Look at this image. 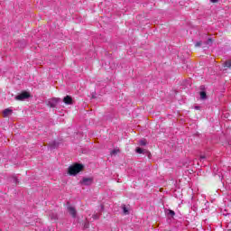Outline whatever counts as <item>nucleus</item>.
I'll use <instances>...</instances> for the list:
<instances>
[{
	"instance_id": "obj_3",
	"label": "nucleus",
	"mask_w": 231,
	"mask_h": 231,
	"mask_svg": "<svg viewBox=\"0 0 231 231\" xmlns=\"http://www.w3.org/2000/svg\"><path fill=\"white\" fill-rule=\"evenodd\" d=\"M26 98H30V93L28 92H23L15 97V100L20 101L26 100Z\"/></svg>"
},
{
	"instance_id": "obj_6",
	"label": "nucleus",
	"mask_w": 231,
	"mask_h": 231,
	"mask_svg": "<svg viewBox=\"0 0 231 231\" xmlns=\"http://www.w3.org/2000/svg\"><path fill=\"white\" fill-rule=\"evenodd\" d=\"M63 102H64V104H67V106H71V104H73V98H71V97H69V96H66L63 98Z\"/></svg>"
},
{
	"instance_id": "obj_2",
	"label": "nucleus",
	"mask_w": 231,
	"mask_h": 231,
	"mask_svg": "<svg viewBox=\"0 0 231 231\" xmlns=\"http://www.w3.org/2000/svg\"><path fill=\"white\" fill-rule=\"evenodd\" d=\"M59 102H60V98L53 97L47 101V106H49V107H57Z\"/></svg>"
},
{
	"instance_id": "obj_15",
	"label": "nucleus",
	"mask_w": 231,
	"mask_h": 231,
	"mask_svg": "<svg viewBox=\"0 0 231 231\" xmlns=\"http://www.w3.org/2000/svg\"><path fill=\"white\" fill-rule=\"evenodd\" d=\"M201 44H202L201 42H197L195 43V46H196V48H199V46H201Z\"/></svg>"
},
{
	"instance_id": "obj_13",
	"label": "nucleus",
	"mask_w": 231,
	"mask_h": 231,
	"mask_svg": "<svg viewBox=\"0 0 231 231\" xmlns=\"http://www.w3.org/2000/svg\"><path fill=\"white\" fill-rule=\"evenodd\" d=\"M49 216H50V217H51V219H57V218H58L57 214H56V213H53V212H51V214H49Z\"/></svg>"
},
{
	"instance_id": "obj_24",
	"label": "nucleus",
	"mask_w": 231,
	"mask_h": 231,
	"mask_svg": "<svg viewBox=\"0 0 231 231\" xmlns=\"http://www.w3.org/2000/svg\"><path fill=\"white\" fill-rule=\"evenodd\" d=\"M195 109H199V106H195Z\"/></svg>"
},
{
	"instance_id": "obj_23",
	"label": "nucleus",
	"mask_w": 231,
	"mask_h": 231,
	"mask_svg": "<svg viewBox=\"0 0 231 231\" xmlns=\"http://www.w3.org/2000/svg\"><path fill=\"white\" fill-rule=\"evenodd\" d=\"M218 0H210L211 3H217Z\"/></svg>"
},
{
	"instance_id": "obj_11",
	"label": "nucleus",
	"mask_w": 231,
	"mask_h": 231,
	"mask_svg": "<svg viewBox=\"0 0 231 231\" xmlns=\"http://www.w3.org/2000/svg\"><path fill=\"white\" fill-rule=\"evenodd\" d=\"M200 98L201 100L207 99V93L205 91L200 92Z\"/></svg>"
},
{
	"instance_id": "obj_9",
	"label": "nucleus",
	"mask_w": 231,
	"mask_h": 231,
	"mask_svg": "<svg viewBox=\"0 0 231 231\" xmlns=\"http://www.w3.org/2000/svg\"><path fill=\"white\" fill-rule=\"evenodd\" d=\"M135 152H137V154H143L145 152V150L138 147L135 149Z\"/></svg>"
},
{
	"instance_id": "obj_21",
	"label": "nucleus",
	"mask_w": 231,
	"mask_h": 231,
	"mask_svg": "<svg viewBox=\"0 0 231 231\" xmlns=\"http://www.w3.org/2000/svg\"><path fill=\"white\" fill-rule=\"evenodd\" d=\"M14 183H19V180L16 177L14 178Z\"/></svg>"
},
{
	"instance_id": "obj_19",
	"label": "nucleus",
	"mask_w": 231,
	"mask_h": 231,
	"mask_svg": "<svg viewBox=\"0 0 231 231\" xmlns=\"http://www.w3.org/2000/svg\"><path fill=\"white\" fill-rule=\"evenodd\" d=\"M207 159V156L205 155H200V162H203V160H206Z\"/></svg>"
},
{
	"instance_id": "obj_14",
	"label": "nucleus",
	"mask_w": 231,
	"mask_h": 231,
	"mask_svg": "<svg viewBox=\"0 0 231 231\" xmlns=\"http://www.w3.org/2000/svg\"><path fill=\"white\" fill-rule=\"evenodd\" d=\"M139 143H140V145L144 146V145H147V141H145V140H141V141L139 142Z\"/></svg>"
},
{
	"instance_id": "obj_20",
	"label": "nucleus",
	"mask_w": 231,
	"mask_h": 231,
	"mask_svg": "<svg viewBox=\"0 0 231 231\" xmlns=\"http://www.w3.org/2000/svg\"><path fill=\"white\" fill-rule=\"evenodd\" d=\"M93 219H98L99 216L98 214H95L92 216Z\"/></svg>"
},
{
	"instance_id": "obj_17",
	"label": "nucleus",
	"mask_w": 231,
	"mask_h": 231,
	"mask_svg": "<svg viewBox=\"0 0 231 231\" xmlns=\"http://www.w3.org/2000/svg\"><path fill=\"white\" fill-rule=\"evenodd\" d=\"M57 147V143H53V144H51V149H55Z\"/></svg>"
},
{
	"instance_id": "obj_10",
	"label": "nucleus",
	"mask_w": 231,
	"mask_h": 231,
	"mask_svg": "<svg viewBox=\"0 0 231 231\" xmlns=\"http://www.w3.org/2000/svg\"><path fill=\"white\" fill-rule=\"evenodd\" d=\"M118 152H120V149H114L110 154L111 156H116V154H118Z\"/></svg>"
},
{
	"instance_id": "obj_22",
	"label": "nucleus",
	"mask_w": 231,
	"mask_h": 231,
	"mask_svg": "<svg viewBox=\"0 0 231 231\" xmlns=\"http://www.w3.org/2000/svg\"><path fill=\"white\" fill-rule=\"evenodd\" d=\"M89 226V224H85L84 228H88Z\"/></svg>"
},
{
	"instance_id": "obj_12",
	"label": "nucleus",
	"mask_w": 231,
	"mask_h": 231,
	"mask_svg": "<svg viewBox=\"0 0 231 231\" xmlns=\"http://www.w3.org/2000/svg\"><path fill=\"white\" fill-rule=\"evenodd\" d=\"M224 68H231V60H228L224 63Z\"/></svg>"
},
{
	"instance_id": "obj_7",
	"label": "nucleus",
	"mask_w": 231,
	"mask_h": 231,
	"mask_svg": "<svg viewBox=\"0 0 231 231\" xmlns=\"http://www.w3.org/2000/svg\"><path fill=\"white\" fill-rule=\"evenodd\" d=\"M165 214L169 217H173L174 216H176V212H174V210L172 209H165Z\"/></svg>"
},
{
	"instance_id": "obj_16",
	"label": "nucleus",
	"mask_w": 231,
	"mask_h": 231,
	"mask_svg": "<svg viewBox=\"0 0 231 231\" xmlns=\"http://www.w3.org/2000/svg\"><path fill=\"white\" fill-rule=\"evenodd\" d=\"M123 212H124V214H129V211L127 210V208H125V207L123 208Z\"/></svg>"
},
{
	"instance_id": "obj_5",
	"label": "nucleus",
	"mask_w": 231,
	"mask_h": 231,
	"mask_svg": "<svg viewBox=\"0 0 231 231\" xmlns=\"http://www.w3.org/2000/svg\"><path fill=\"white\" fill-rule=\"evenodd\" d=\"M68 212L72 216V217H77V209H75L73 207L69 206L67 208Z\"/></svg>"
},
{
	"instance_id": "obj_1",
	"label": "nucleus",
	"mask_w": 231,
	"mask_h": 231,
	"mask_svg": "<svg viewBox=\"0 0 231 231\" xmlns=\"http://www.w3.org/2000/svg\"><path fill=\"white\" fill-rule=\"evenodd\" d=\"M84 169L82 164H74L69 167V176H77L79 172H80Z\"/></svg>"
},
{
	"instance_id": "obj_8",
	"label": "nucleus",
	"mask_w": 231,
	"mask_h": 231,
	"mask_svg": "<svg viewBox=\"0 0 231 231\" xmlns=\"http://www.w3.org/2000/svg\"><path fill=\"white\" fill-rule=\"evenodd\" d=\"M9 115H12V109H10V108L5 109L4 116L6 117V116H9Z\"/></svg>"
},
{
	"instance_id": "obj_18",
	"label": "nucleus",
	"mask_w": 231,
	"mask_h": 231,
	"mask_svg": "<svg viewBox=\"0 0 231 231\" xmlns=\"http://www.w3.org/2000/svg\"><path fill=\"white\" fill-rule=\"evenodd\" d=\"M207 44H212V39L211 38H208V41H207Z\"/></svg>"
},
{
	"instance_id": "obj_4",
	"label": "nucleus",
	"mask_w": 231,
	"mask_h": 231,
	"mask_svg": "<svg viewBox=\"0 0 231 231\" xmlns=\"http://www.w3.org/2000/svg\"><path fill=\"white\" fill-rule=\"evenodd\" d=\"M81 185L89 186L93 184V178H83L80 181Z\"/></svg>"
}]
</instances>
